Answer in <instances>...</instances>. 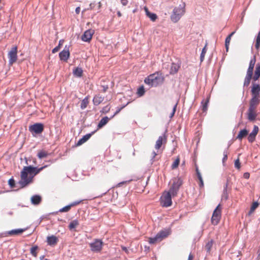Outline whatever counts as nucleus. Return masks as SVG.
<instances>
[{
  "label": "nucleus",
  "instance_id": "nucleus-1",
  "mask_svg": "<svg viewBox=\"0 0 260 260\" xmlns=\"http://www.w3.org/2000/svg\"><path fill=\"white\" fill-rule=\"evenodd\" d=\"M47 167L45 166L40 168L32 166L24 167L21 172V180L19 183L24 187L32 181L34 176L39 174L42 170Z\"/></svg>",
  "mask_w": 260,
  "mask_h": 260
},
{
  "label": "nucleus",
  "instance_id": "nucleus-2",
  "mask_svg": "<svg viewBox=\"0 0 260 260\" xmlns=\"http://www.w3.org/2000/svg\"><path fill=\"white\" fill-rule=\"evenodd\" d=\"M164 81L165 77L160 72H156L146 77L144 82L149 86L156 87L162 84Z\"/></svg>",
  "mask_w": 260,
  "mask_h": 260
},
{
  "label": "nucleus",
  "instance_id": "nucleus-3",
  "mask_svg": "<svg viewBox=\"0 0 260 260\" xmlns=\"http://www.w3.org/2000/svg\"><path fill=\"white\" fill-rule=\"evenodd\" d=\"M185 5L184 3L182 6H180L178 7H175L173 11V13L171 16V20L174 22H177L182 16L184 15L185 12Z\"/></svg>",
  "mask_w": 260,
  "mask_h": 260
},
{
  "label": "nucleus",
  "instance_id": "nucleus-4",
  "mask_svg": "<svg viewBox=\"0 0 260 260\" xmlns=\"http://www.w3.org/2000/svg\"><path fill=\"white\" fill-rule=\"evenodd\" d=\"M172 185L169 191L171 193L173 197L177 195L180 187L182 184V180L180 178L176 177L172 179Z\"/></svg>",
  "mask_w": 260,
  "mask_h": 260
},
{
  "label": "nucleus",
  "instance_id": "nucleus-5",
  "mask_svg": "<svg viewBox=\"0 0 260 260\" xmlns=\"http://www.w3.org/2000/svg\"><path fill=\"white\" fill-rule=\"evenodd\" d=\"M221 210L222 208L221 205L218 204L214 210L211 219V223L213 225H217L219 222L221 217Z\"/></svg>",
  "mask_w": 260,
  "mask_h": 260
},
{
  "label": "nucleus",
  "instance_id": "nucleus-6",
  "mask_svg": "<svg viewBox=\"0 0 260 260\" xmlns=\"http://www.w3.org/2000/svg\"><path fill=\"white\" fill-rule=\"evenodd\" d=\"M172 197L173 196L170 192H164L160 199L161 205L165 207L170 206L172 204Z\"/></svg>",
  "mask_w": 260,
  "mask_h": 260
},
{
  "label": "nucleus",
  "instance_id": "nucleus-7",
  "mask_svg": "<svg viewBox=\"0 0 260 260\" xmlns=\"http://www.w3.org/2000/svg\"><path fill=\"white\" fill-rule=\"evenodd\" d=\"M9 64L12 65L17 60V47L13 46L9 52L8 54Z\"/></svg>",
  "mask_w": 260,
  "mask_h": 260
},
{
  "label": "nucleus",
  "instance_id": "nucleus-8",
  "mask_svg": "<svg viewBox=\"0 0 260 260\" xmlns=\"http://www.w3.org/2000/svg\"><path fill=\"white\" fill-rule=\"evenodd\" d=\"M44 129L43 124L41 123H36L29 126L28 129L32 134H41Z\"/></svg>",
  "mask_w": 260,
  "mask_h": 260
},
{
  "label": "nucleus",
  "instance_id": "nucleus-9",
  "mask_svg": "<svg viewBox=\"0 0 260 260\" xmlns=\"http://www.w3.org/2000/svg\"><path fill=\"white\" fill-rule=\"evenodd\" d=\"M91 251L93 252H100L102 250L103 242L99 239H95L89 244Z\"/></svg>",
  "mask_w": 260,
  "mask_h": 260
},
{
  "label": "nucleus",
  "instance_id": "nucleus-10",
  "mask_svg": "<svg viewBox=\"0 0 260 260\" xmlns=\"http://www.w3.org/2000/svg\"><path fill=\"white\" fill-rule=\"evenodd\" d=\"M70 55L69 46H66L64 49L59 54L60 59L66 62H67Z\"/></svg>",
  "mask_w": 260,
  "mask_h": 260
},
{
  "label": "nucleus",
  "instance_id": "nucleus-11",
  "mask_svg": "<svg viewBox=\"0 0 260 260\" xmlns=\"http://www.w3.org/2000/svg\"><path fill=\"white\" fill-rule=\"evenodd\" d=\"M94 34V30L93 29H89L86 30L82 36V40L84 42H89Z\"/></svg>",
  "mask_w": 260,
  "mask_h": 260
},
{
  "label": "nucleus",
  "instance_id": "nucleus-12",
  "mask_svg": "<svg viewBox=\"0 0 260 260\" xmlns=\"http://www.w3.org/2000/svg\"><path fill=\"white\" fill-rule=\"evenodd\" d=\"M167 140V137L166 134H164L162 136H159L155 145V149L159 150L162 144L166 143Z\"/></svg>",
  "mask_w": 260,
  "mask_h": 260
},
{
  "label": "nucleus",
  "instance_id": "nucleus-13",
  "mask_svg": "<svg viewBox=\"0 0 260 260\" xmlns=\"http://www.w3.org/2000/svg\"><path fill=\"white\" fill-rule=\"evenodd\" d=\"M247 114V118L249 121H254L257 116L256 109L249 107Z\"/></svg>",
  "mask_w": 260,
  "mask_h": 260
},
{
  "label": "nucleus",
  "instance_id": "nucleus-14",
  "mask_svg": "<svg viewBox=\"0 0 260 260\" xmlns=\"http://www.w3.org/2000/svg\"><path fill=\"white\" fill-rule=\"evenodd\" d=\"M260 102V96H253L250 101L249 107L256 109Z\"/></svg>",
  "mask_w": 260,
  "mask_h": 260
},
{
  "label": "nucleus",
  "instance_id": "nucleus-15",
  "mask_svg": "<svg viewBox=\"0 0 260 260\" xmlns=\"http://www.w3.org/2000/svg\"><path fill=\"white\" fill-rule=\"evenodd\" d=\"M258 127L255 125L252 132L248 135V140L249 142L252 143L255 140V137L258 133Z\"/></svg>",
  "mask_w": 260,
  "mask_h": 260
},
{
  "label": "nucleus",
  "instance_id": "nucleus-16",
  "mask_svg": "<svg viewBox=\"0 0 260 260\" xmlns=\"http://www.w3.org/2000/svg\"><path fill=\"white\" fill-rule=\"evenodd\" d=\"M58 239L57 237L54 235L48 236L47 238V242L49 245L54 246L57 244Z\"/></svg>",
  "mask_w": 260,
  "mask_h": 260
},
{
  "label": "nucleus",
  "instance_id": "nucleus-17",
  "mask_svg": "<svg viewBox=\"0 0 260 260\" xmlns=\"http://www.w3.org/2000/svg\"><path fill=\"white\" fill-rule=\"evenodd\" d=\"M104 100V97L100 94H96L93 99V103L94 105H100Z\"/></svg>",
  "mask_w": 260,
  "mask_h": 260
},
{
  "label": "nucleus",
  "instance_id": "nucleus-18",
  "mask_svg": "<svg viewBox=\"0 0 260 260\" xmlns=\"http://www.w3.org/2000/svg\"><path fill=\"white\" fill-rule=\"evenodd\" d=\"M256 62L255 58L254 57L250 61L248 69L247 71V74L252 75H253V70Z\"/></svg>",
  "mask_w": 260,
  "mask_h": 260
},
{
  "label": "nucleus",
  "instance_id": "nucleus-19",
  "mask_svg": "<svg viewBox=\"0 0 260 260\" xmlns=\"http://www.w3.org/2000/svg\"><path fill=\"white\" fill-rule=\"evenodd\" d=\"M260 92V86L258 84L253 85L252 89H251V93L252 96H260L259 95Z\"/></svg>",
  "mask_w": 260,
  "mask_h": 260
},
{
  "label": "nucleus",
  "instance_id": "nucleus-20",
  "mask_svg": "<svg viewBox=\"0 0 260 260\" xmlns=\"http://www.w3.org/2000/svg\"><path fill=\"white\" fill-rule=\"evenodd\" d=\"M144 9L147 16H148L151 19V20L152 21H155L157 19V16L156 14L150 12L148 8L146 7H145Z\"/></svg>",
  "mask_w": 260,
  "mask_h": 260
},
{
  "label": "nucleus",
  "instance_id": "nucleus-21",
  "mask_svg": "<svg viewBox=\"0 0 260 260\" xmlns=\"http://www.w3.org/2000/svg\"><path fill=\"white\" fill-rule=\"evenodd\" d=\"M91 134H88L84 136L81 139H80L77 142L76 145L80 146L86 142L91 136Z\"/></svg>",
  "mask_w": 260,
  "mask_h": 260
},
{
  "label": "nucleus",
  "instance_id": "nucleus-22",
  "mask_svg": "<svg viewBox=\"0 0 260 260\" xmlns=\"http://www.w3.org/2000/svg\"><path fill=\"white\" fill-rule=\"evenodd\" d=\"M169 233L167 231H161L156 235L159 241L160 242L162 239L168 237Z\"/></svg>",
  "mask_w": 260,
  "mask_h": 260
},
{
  "label": "nucleus",
  "instance_id": "nucleus-23",
  "mask_svg": "<svg viewBox=\"0 0 260 260\" xmlns=\"http://www.w3.org/2000/svg\"><path fill=\"white\" fill-rule=\"evenodd\" d=\"M42 200V198L41 196L39 195L33 196L31 198V203L34 205H38L39 204Z\"/></svg>",
  "mask_w": 260,
  "mask_h": 260
},
{
  "label": "nucleus",
  "instance_id": "nucleus-24",
  "mask_svg": "<svg viewBox=\"0 0 260 260\" xmlns=\"http://www.w3.org/2000/svg\"><path fill=\"white\" fill-rule=\"evenodd\" d=\"M179 68H180V66L178 64H177L175 63H172L171 68H170V74L173 75V74H176L178 72Z\"/></svg>",
  "mask_w": 260,
  "mask_h": 260
},
{
  "label": "nucleus",
  "instance_id": "nucleus-25",
  "mask_svg": "<svg viewBox=\"0 0 260 260\" xmlns=\"http://www.w3.org/2000/svg\"><path fill=\"white\" fill-rule=\"evenodd\" d=\"M110 120V118H108L107 116H105L103 117L99 122L98 125V128H101L102 127H103L104 125H105Z\"/></svg>",
  "mask_w": 260,
  "mask_h": 260
},
{
  "label": "nucleus",
  "instance_id": "nucleus-26",
  "mask_svg": "<svg viewBox=\"0 0 260 260\" xmlns=\"http://www.w3.org/2000/svg\"><path fill=\"white\" fill-rule=\"evenodd\" d=\"M235 31H233V32H231L225 39V46L226 51H228L230 42L231 40V38H232V36L235 34Z\"/></svg>",
  "mask_w": 260,
  "mask_h": 260
},
{
  "label": "nucleus",
  "instance_id": "nucleus-27",
  "mask_svg": "<svg viewBox=\"0 0 260 260\" xmlns=\"http://www.w3.org/2000/svg\"><path fill=\"white\" fill-rule=\"evenodd\" d=\"M248 132L246 129H243L239 132L236 139L241 140L248 135Z\"/></svg>",
  "mask_w": 260,
  "mask_h": 260
},
{
  "label": "nucleus",
  "instance_id": "nucleus-28",
  "mask_svg": "<svg viewBox=\"0 0 260 260\" xmlns=\"http://www.w3.org/2000/svg\"><path fill=\"white\" fill-rule=\"evenodd\" d=\"M209 101V99H204L201 103L202 110L203 112H206L207 111Z\"/></svg>",
  "mask_w": 260,
  "mask_h": 260
},
{
  "label": "nucleus",
  "instance_id": "nucleus-29",
  "mask_svg": "<svg viewBox=\"0 0 260 260\" xmlns=\"http://www.w3.org/2000/svg\"><path fill=\"white\" fill-rule=\"evenodd\" d=\"M260 77V64H256L253 79L255 81L258 80Z\"/></svg>",
  "mask_w": 260,
  "mask_h": 260
},
{
  "label": "nucleus",
  "instance_id": "nucleus-30",
  "mask_svg": "<svg viewBox=\"0 0 260 260\" xmlns=\"http://www.w3.org/2000/svg\"><path fill=\"white\" fill-rule=\"evenodd\" d=\"M25 230L24 229H15L8 232L10 235H17L22 234Z\"/></svg>",
  "mask_w": 260,
  "mask_h": 260
},
{
  "label": "nucleus",
  "instance_id": "nucleus-31",
  "mask_svg": "<svg viewBox=\"0 0 260 260\" xmlns=\"http://www.w3.org/2000/svg\"><path fill=\"white\" fill-rule=\"evenodd\" d=\"M48 154L49 153H48L47 151L44 150H42L38 152L37 156L39 158L41 159L43 158L46 157L48 155Z\"/></svg>",
  "mask_w": 260,
  "mask_h": 260
},
{
  "label": "nucleus",
  "instance_id": "nucleus-32",
  "mask_svg": "<svg viewBox=\"0 0 260 260\" xmlns=\"http://www.w3.org/2000/svg\"><path fill=\"white\" fill-rule=\"evenodd\" d=\"M74 74L78 77H81L82 76L83 74V70L80 68H76L74 71H73Z\"/></svg>",
  "mask_w": 260,
  "mask_h": 260
},
{
  "label": "nucleus",
  "instance_id": "nucleus-33",
  "mask_svg": "<svg viewBox=\"0 0 260 260\" xmlns=\"http://www.w3.org/2000/svg\"><path fill=\"white\" fill-rule=\"evenodd\" d=\"M79 224V223L77 220H74L70 223L69 225V229L70 230H72L75 229Z\"/></svg>",
  "mask_w": 260,
  "mask_h": 260
},
{
  "label": "nucleus",
  "instance_id": "nucleus-34",
  "mask_svg": "<svg viewBox=\"0 0 260 260\" xmlns=\"http://www.w3.org/2000/svg\"><path fill=\"white\" fill-rule=\"evenodd\" d=\"M89 103V101H88V97H86L81 102V108L82 109H85L88 104Z\"/></svg>",
  "mask_w": 260,
  "mask_h": 260
},
{
  "label": "nucleus",
  "instance_id": "nucleus-35",
  "mask_svg": "<svg viewBox=\"0 0 260 260\" xmlns=\"http://www.w3.org/2000/svg\"><path fill=\"white\" fill-rule=\"evenodd\" d=\"M180 163V158L179 156L174 160L171 166L172 169L174 170L178 168Z\"/></svg>",
  "mask_w": 260,
  "mask_h": 260
},
{
  "label": "nucleus",
  "instance_id": "nucleus-36",
  "mask_svg": "<svg viewBox=\"0 0 260 260\" xmlns=\"http://www.w3.org/2000/svg\"><path fill=\"white\" fill-rule=\"evenodd\" d=\"M148 242H149V244H155L157 242H160L158 239V237H157V236L156 235L154 237H153V238H148Z\"/></svg>",
  "mask_w": 260,
  "mask_h": 260
},
{
  "label": "nucleus",
  "instance_id": "nucleus-37",
  "mask_svg": "<svg viewBox=\"0 0 260 260\" xmlns=\"http://www.w3.org/2000/svg\"><path fill=\"white\" fill-rule=\"evenodd\" d=\"M38 249V246H35L32 247L30 248V253L33 255L34 257H37L38 255L37 253V250Z\"/></svg>",
  "mask_w": 260,
  "mask_h": 260
},
{
  "label": "nucleus",
  "instance_id": "nucleus-38",
  "mask_svg": "<svg viewBox=\"0 0 260 260\" xmlns=\"http://www.w3.org/2000/svg\"><path fill=\"white\" fill-rule=\"evenodd\" d=\"M64 41L63 40H61L59 42L58 45L56 47H55L52 51L53 53H55L57 52L60 48V47L61 45H62V44L63 43Z\"/></svg>",
  "mask_w": 260,
  "mask_h": 260
},
{
  "label": "nucleus",
  "instance_id": "nucleus-39",
  "mask_svg": "<svg viewBox=\"0 0 260 260\" xmlns=\"http://www.w3.org/2000/svg\"><path fill=\"white\" fill-rule=\"evenodd\" d=\"M252 76V75L246 74L244 83L245 86H248L249 84Z\"/></svg>",
  "mask_w": 260,
  "mask_h": 260
},
{
  "label": "nucleus",
  "instance_id": "nucleus-40",
  "mask_svg": "<svg viewBox=\"0 0 260 260\" xmlns=\"http://www.w3.org/2000/svg\"><path fill=\"white\" fill-rule=\"evenodd\" d=\"M213 245V241L211 240L209 241L205 245V248L207 252H210Z\"/></svg>",
  "mask_w": 260,
  "mask_h": 260
},
{
  "label": "nucleus",
  "instance_id": "nucleus-41",
  "mask_svg": "<svg viewBox=\"0 0 260 260\" xmlns=\"http://www.w3.org/2000/svg\"><path fill=\"white\" fill-rule=\"evenodd\" d=\"M206 46L207 45H206L203 48L201 54L200 59H201V61H202L203 60L205 55V54L207 52Z\"/></svg>",
  "mask_w": 260,
  "mask_h": 260
},
{
  "label": "nucleus",
  "instance_id": "nucleus-42",
  "mask_svg": "<svg viewBox=\"0 0 260 260\" xmlns=\"http://www.w3.org/2000/svg\"><path fill=\"white\" fill-rule=\"evenodd\" d=\"M110 108L111 107L109 105H107L103 108L102 110L101 111V112L104 114H106L109 112Z\"/></svg>",
  "mask_w": 260,
  "mask_h": 260
},
{
  "label": "nucleus",
  "instance_id": "nucleus-43",
  "mask_svg": "<svg viewBox=\"0 0 260 260\" xmlns=\"http://www.w3.org/2000/svg\"><path fill=\"white\" fill-rule=\"evenodd\" d=\"M258 206V203L257 202L253 203L250 208V213H252Z\"/></svg>",
  "mask_w": 260,
  "mask_h": 260
},
{
  "label": "nucleus",
  "instance_id": "nucleus-44",
  "mask_svg": "<svg viewBox=\"0 0 260 260\" xmlns=\"http://www.w3.org/2000/svg\"><path fill=\"white\" fill-rule=\"evenodd\" d=\"M71 209V207H70V205H68L60 209L59 210V212H67L70 210Z\"/></svg>",
  "mask_w": 260,
  "mask_h": 260
},
{
  "label": "nucleus",
  "instance_id": "nucleus-45",
  "mask_svg": "<svg viewBox=\"0 0 260 260\" xmlns=\"http://www.w3.org/2000/svg\"><path fill=\"white\" fill-rule=\"evenodd\" d=\"M160 151L159 150H157V151L155 152V151H153L152 154H151V160H152V161H155V157H156V156L158 154V153L160 152Z\"/></svg>",
  "mask_w": 260,
  "mask_h": 260
},
{
  "label": "nucleus",
  "instance_id": "nucleus-46",
  "mask_svg": "<svg viewBox=\"0 0 260 260\" xmlns=\"http://www.w3.org/2000/svg\"><path fill=\"white\" fill-rule=\"evenodd\" d=\"M83 200L77 201L71 203L70 205V207L72 208L73 207L77 206L79 205Z\"/></svg>",
  "mask_w": 260,
  "mask_h": 260
},
{
  "label": "nucleus",
  "instance_id": "nucleus-47",
  "mask_svg": "<svg viewBox=\"0 0 260 260\" xmlns=\"http://www.w3.org/2000/svg\"><path fill=\"white\" fill-rule=\"evenodd\" d=\"M83 200L77 201L71 203L70 205V207L72 208L73 207L77 206L79 205Z\"/></svg>",
  "mask_w": 260,
  "mask_h": 260
},
{
  "label": "nucleus",
  "instance_id": "nucleus-48",
  "mask_svg": "<svg viewBox=\"0 0 260 260\" xmlns=\"http://www.w3.org/2000/svg\"><path fill=\"white\" fill-rule=\"evenodd\" d=\"M145 93V90L143 87H141L138 89V94L140 96L143 95Z\"/></svg>",
  "mask_w": 260,
  "mask_h": 260
},
{
  "label": "nucleus",
  "instance_id": "nucleus-49",
  "mask_svg": "<svg viewBox=\"0 0 260 260\" xmlns=\"http://www.w3.org/2000/svg\"><path fill=\"white\" fill-rule=\"evenodd\" d=\"M241 165V164H240V162L239 158L237 159L235 161V168H236L238 169H240V168L241 167V165Z\"/></svg>",
  "mask_w": 260,
  "mask_h": 260
},
{
  "label": "nucleus",
  "instance_id": "nucleus-50",
  "mask_svg": "<svg viewBox=\"0 0 260 260\" xmlns=\"http://www.w3.org/2000/svg\"><path fill=\"white\" fill-rule=\"evenodd\" d=\"M199 181H200V183H199V186L200 187H203L204 186V183H203V178L202 177V176L201 175H199V177H198Z\"/></svg>",
  "mask_w": 260,
  "mask_h": 260
},
{
  "label": "nucleus",
  "instance_id": "nucleus-51",
  "mask_svg": "<svg viewBox=\"0 0 260 260\" xmlns=\"http://www.w3.org/2000/svg\"><path fill=\"white\" fill-rule=\"evenodd\" d=\"M9 184L12 187H14L15 186V181L13 179H10L9 180Z\"/></svg>",
  "mask_w": 260,
  "mask_h": 260
},
{
  "label": "nucleus",
  "instance_id": "nucleus-52",
  "mask_svg": "<svg viewBox=\"0 0 260 260\" xmlns=\"http://www.w3.org/2000/svg\"><path fill=\"white\" fill-rule=\"evenodd\" d=\"M176 108H177V104H176L174 107H173V111H172V112L171 113V115H170V117L172 118V117L174 116V114H175V113L176 112Z\"/></svg>",
  "mask_w": 260,
  "mask_h": 260
},
{
  "label": "nucleus",
  "instance_id": "nucleus-53",
  "mask_svg": "<svg viewBox=\"0 0 260 260\" xmlns=\"http://www.w3.org/2000/svg\"><path fill=\"white\" fill-rule=\"evenodd\" d=\"M101 87L102 88V89L101 90V91L103 92H105L108 89V85H102V86H101Z\"/></svg>",
  "mask_w": 260,
  "mask_h": 260
},
{
  "label": "nucleus",
  "instance_id": "nucleus-54",
  "mask_svg": "<svg viewBox=\"0 0 260 260\" xmlns=\"http://www.w3.org/2000/svg\"><path fill=\"white\" fill-rule=\"evenodd\" d=\"M255 46V48L257 50H259V47H260V42L256 41Z\"/></svg>",
  "mask_w": 260,
  "mask_h": 260
},
{
  "label": "nucleus",
  "instance_id": "nucleus-55",
  "mask_svg": "<svg viewBox=\"0 0 260 260\" xmlns=\"http://www.w3.org/2000/svg\"><path fill=\"white\" fill-rule=\"evenodd\" d=\"M228 159V155L226 154V153H224V156H223V162H224V161H225Z\"/></svg>",
  "mask_w": 260,
  "mask_h": 260
},
{
  "label": "nucleus",
  "instance_id": "nucleus-56",
  "mask_svg": "<svg viewBox=\"0 0 260 260\" xmlns=\"http://www.w3.org/2000/svg\"><path fill=\"white\" fill-rule=\"evenodd\" d=\"M243 176L245 179H248L249 178L250 175L248 173H245L244 174Z\"/></svg>",
  "mask_w": 260,
  "mask_h": 260
},
{
  "label": "nucleus",
  "instance_id": "nucleus-57",
  "mask_svg": "<svg viewBox=\"0 0 260 260\" xmlns=\"http://www.w3.org/2000/svg\"><path fill=\"white\" fill-rule=\"evenodd\" d=\"M121 1L122 2V5H123V6L127 5V4L128 3V2L127 0H121Z\"/></svg>",
  "mask_w": 260,
  "mask_h": 260
},
{
  "label": "nucleus",
  "instance_id": "nucleus-58",
  "mask_svg": "<svg viewBox=\"0 0 260 260\" xmlns=\"http://www.w3.org/2000/svg\"><path fill=\"white\" fill-rule=\"evenodd\" d=\"M193 256L191 253H190L187 260H193Z\"/></svg>",
  "mask_w": 260,
  "mask_h": 260
},
{
  "label": "nucleus",
  "instance_id": "nucleus-59",
  "mask_svg": "<svg viewBox=\"0 0 260 260\" xmlns=\"http://www.w3.org/2000/svg\"><path fill=\"white\" fill-rule=\"evenodd\" d=\"M75 12H76V14H79V13L80 12V8L79 7H77L76 8Z\"/></svg>",
  "mask_w": 260,
  "mask_h": 260
},
{
  "label": "nucleus",
  "instance_id": "nucleus-60",
  "mask_svg": "<svg viewBox=\"0 0 260 260\" xmlns=\"http://www.w3.org/2000/svg\"><path fill=\"white\" fill-rule=\"evenodd\" d=\"M196 173H197L198 177H199V175H201V174L198 168H197V167L196 168Z\"/></svg>",
  "mask_w": 260,
  "mask_h": 260
},
{
  "label": "nucleus",
  "instance_id": "nucleus-61",
  "mask_svg": "<svg viewBox=\"0 0 260 260\" xmlns=\"http://www.w3.org/2000/svg\"><path fill=\"white\" fill-rule=\"evenodd\" d=\"M40 260H49L47 258H46L45 257L44 255H42V256H40Z\"/></svg>",
  "mask_w": 260,
  "mask_h": 260
},
{
  "label": "nucleus",
  "instance_id": "nucleus-62",
  "mask_svg": "<svg viewBox=\"0 0 260 260\" xmlns=\"http://www.w3.org/2000/svg\"><path fill=\"white\" fill-rule=\"evenodd\" d=\"M121 109H119L118 110H117L115 113V114L111 117V118H112L115 115H116L117 114H118L120 111Z\"/></svg>",
  "mask_w": 260,
  "mask_h": 260
},
{
  "label": "nucleus",
  "instance_id": "nucleus-63",
  "mask_svg": "<svg viewBox=\"0 0 260 260\" xmlns=\"http://www.w3.org/2000/svg\"><path fill=\"white\" fill-rule=\"evenodd\" d=\"M122 249H123V250H124L125 251H126V252H127V249H126V247H122Z\"/></svg>",
  "mask_w": 260,
  "mask_h": 260
},
{
  "label": "nucleus",
  "instance_id": "nucleus-64",
  "mask_svg": "<svg viewBox=\"0 0 260 260\" xmlns=\"http://www.w3.org/2000/svg\"><path fill=\"white\" fill-rule=\"evenodd\" d=\"M117 15H118V16L119 17L121 16V13H120V12H118L117 13Z\"/></svg>",
  "mask_w": 260,
  "mask_h": 260
}]
</instances>
